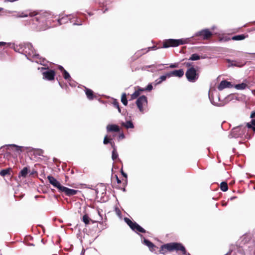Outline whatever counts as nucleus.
I'll return each instance as SVG.
<instances>
[{
  "label": "nucleus",
  "instance_id": "obj_1",
  "mask_svg": "<svg viewBox=\"0 0 255 255\" xmlns=\"http://www.w3.org/2000/svg\"><path fill=\"white\" fill-rule=\"evenodd\" d=\"M166 251L169 252L176 251L177 252H181V255H190L189 253L187 252L185 247L182 244L179 243H170L161 246L160 253L165 254Z\"/></svg>",
  "mask_w": 255,
  "mask_h": 255
},
{
  "label": "nucleus",
  "instance_id": "obj_2",
  "mask_svg": "<svg viewBox=\"0 0 255 255\" xmlns=\"http://www.w3.org/2000/svg\"><path fill=\"white\" fill-rule=\"evenodd\" d=\"M24 54L27 57V58L32 62H35L43 65L45 64V61H46L45 59L42 58L39 54L36 53L32 45L30 43H25Z\"/></svg>",
  "mask_w": 255,
  "mask_h": 255
},
{
  "label": "nucleus",
  "instance_id": "obj_3",
  "mask_svg": "<svg viewBox=\"0 0 255 255\" xmlns=\"http://www.w3.org/2000/svg\"><path fill=\"white\" fill-rule=\"evenodd\" d=\"M247 132V128L246 127L243 125H240L234 128L230 134L229 135V138H239L242 137L244 135H245V133Z\"/></svg>",
  "mask_w": 255,
  "mask_h": 255
},
{
  "label": "nucleus",
  "instance_id": "obj_4",
  "mask_svg": "<svg viewBox=\"0 0 255 255\" xmlns=\"http://www.w3.org/2000/svg\"><path fill=\"white\" fill-rule=\"evenodd\" d=\"M185 76L189 82L193 83L198 80L199 75L195 68L191 67L187 69Z\"/></svg>",
  "mask_w": 255,
  "mask_h": 255
},
{
  "label": "nucleus",
  "instance_id": "obj_5",
  "mask_svg": "<svg viewBox=\"0 0 255 255\" xmlns=\"http://www.w3.org/2000/svg\"><path fill=\"white\" fill-rule=\"evenodd\" d=\"M38 69L40 70L42 72L43 79L48 81H51L54 79L55 73L54 70H49L48 69L42 67L38 68Z\"/></svg>",
  "mask_w": 255,
  "mask_h": 255
},
{
  "label": "nucleus",
  "instance_id": "obj_6",
  "mask_svg": "<svg viewBox=\"0 0 255 255\" xmlns=\"http://www.w3.org/2000/svg\"><path fill=\"white\" fill-rule=\"evenodd\" d=\"M212 35V33L209 29L206 28L195 33L193 36H200L203 40H207Z\"/></svg>",
  "mask_w": 255,
  "mask_h": 255
},
{
  "label": "nucleus",
  "instance_id": "obj_7",
  "mask_svg": "<svg viewBox=\"0 0 255 255\" xmlns=\"http://www.w3.org/2000/svg\"><path fill=\"white\" fill-rule=\"evenodd\" d=\"M136 104L139 111L141 113L143 112V106L147 105V100L145 96H141L139 97L136 101Z\"/></svg>",
  "mask_w": 255,
  "mask_h": 255
},
{
  "label": "nucleus",
  "instance_id": "obj_8",
  "mask_svg": "<svg viewBox=\"0 0 255 255\" xmlns=\"http://www.w3.org/2000/svg\"><path fill=\"white\" fill-rule=\"evenodd\" d=\"M9 47L12 48L15 51L25 54V43L16 45L15 43H8Z\"/></svg>",
  "mask_w": 255,
  "mask_h": 255
},
{
  "label": "nucleus",
  "instance_id": "obj_9",
  "mask_svg": "<svg viewBox=\"0 0 255 255\" xmlns=\"http://www.w3.org/2000/svg\"><path fill=\"white\" fill-rule=\"evenodd\" d=\"M178 46L177 40L175 39H168L164 40L162 47L167 48L170 47Z\"/></svg>",
  "mask_w": 255,
  "mask_h": 255
},
{
  "label": "nucleus",
  "instance_id": "obj_10",
  "mask_svg": "<svg viewBox=\"0 0 255 255\" xmlns=\"http://www.w3.org/2000/svg\"><path fill=\"white\" fill-rule=\"evenodd\" d=\"M47 179L49 183L54 187L57 188L59 191H60L63 186L61 185L60 182L57 181L54 177L49 175L47 176Z\"/></svg>",
  "mask_w": 255,
  "mask_h": 255
},
{
  "label": "nucleus",
  "instance_id": "obj_11",
  "mask_svg": "<svg viewBox=\"0 0 255 255\" xmlns=\"http://www.w3.org/2000/svg\"><path fill=\"white\" fill-rule=\"evenodd\" d=\"M139 235L140 236L141 239V242L142 243L144 244L145 246H146L147 247H148V248H149V250L151 252H153L155 251V249L156 248V246L152 243L150 241L145 239L143 235H141V234H139Z\"/></svg>",
  "mask_w": 255,
  "mask_h": 255
},
{
  "label": "nucleus",
  "instance_id": "obj_12",
  "mask_svg": "<svg viewBox=\"0 0 255 255\" xmlns=\"http://www.w3.org/2000/svg\"><path fill=\"white\" fill-rule=\"evenodd\" d=\"M60 192H64L65 194V195L68 196H71L76 195L79 192V191L77 190L70 189L63 186Z\"/></svg>",
  "mask_w": 255,
  "mask_h": 255
},
{
  "label": "nucleus",
  "instance_id": "obj_13",
  "mask_svg": "<svg viewBox=\"0 0 255 255\" xmlns=\"http://www.w3.org/2000/svg\"><path fill=\"white\" fill-rule=\"evenodd\" d=\"M233 86L231 84V82H228L225 80L222 81L221 83H220L218 87V89L219 90L221 91L223 90L225 88H232Z\"/></svg>",
  "mask_w": 255,
  "mask_h": 255
},
{
  "label": "nucleus",
  "instance_id": "obj_14",
  "mask_svg": "<svg viewBox=\"0 0 255 255\" xmlns=\"http://www.w3.org/2000/svg\"><path fill=\"white\" fill-rule=\"evenodd\" d=\"M106 129L107 132H119L120 131V127L115 124H109L107 126Z\"/></svg>",
  "mask_w": 255,
  "mask_h": 255
},
{
  "label": "nucleus",
  "instance_id": "obj_15",
  "mask_svg": "<svg viewBox=\"0 0 255 255\" xmlns=\"http://www.w3.org/2000/svg\"><path fill=\"white\" fill-rule=\"evenodd\" d=\"M4 147H6L7 149H10V148L11 149H12V148L14 147L15 148V150L16 151L20 153V152H22L21 148L23 147L17 145L16 144H5L4 145H3V146H1V147L0 148L1 149V148H4Z\"/></svg>",
  "mask_w": 255,
  "mask_h": 255
},
{
  "label": "nucleus",
  "instance_id": "obj_16",
  "mask_svg": "<svg viewBox=\"0 0 255 255\" xmlns=\"http://www.w3.org/2000/svg\"><path fill=\"white\" fill-rule=\"evenodd\" d=\"M228 63H229V66H236L239 67H243L245 63H243L240 61L238 60H232L230 59L227 60Z\"/></svg>",
  "mask_w": 255,
  "mask_h": 255
},
{
  "label": "nucleus",
  "instance_id": "obj_17",
  "mask_svg": "<svg viewBox=\"0 0 255 255\" xmlns=\"http://www.w3.org/2000/svg\"><path fill=\"white\" fill-rule=\"evenodd\" d=\"M170 77L175 76L178 77H182L184 75V70L183 69L175 70L169 72Z\"/></svg>",
  "mask_w": 255,
  "mask_h": 255
},
{
  "label": "nucleus",
  "instance_id": "obj_18",
  "mask_svg": "<svg viewBox=\"0 0 255 255\" xmlns=\"http://www.w3.org/2000/svg\"><path fill=\"white\" fill-rule=\"evenodd\" d=\"M85 93L87 98L90 100H93L95 97V96H94L93 94V91L90 89L85 88Z\"/></svg>",
  "mask_w": 255,
  "mask_h": 255
},
{
  "label": "nucleus",
  "instance_id": "obj_19",
  "mask_svg": "<svg viewBox=\"0 0 255 255\" xmlns=\"http://www.w3.org/2000/svg\"><path fill=\"white\" fill-rule=\"evenodd\" d=\"M36 15V13L35 12H21L16 17H26L28 16H30V17L34 16Z\"/></svg>",
  "mask_w": 255,
  "mask_h": 255
},
{
  "label": "nucleus",
  "instance_id": "obj_20",
  "mask_svg": "<svg viewBox=\"0 0 255 255\" xmlns=\"http://www.w3.org/2000/svg\"><path fill=\"white\" fill-rule=\"evenodd\" d=\"M132 230L135 232H138L142 233L146 232V231L136 223L135 224V226H134L133 229H132Z\"/></svg>",
  "mask_w": 255,
  "mask_h": 255
},
{
  "label": "nucleus",
  "instance_id": "obj_21",
  "mask_svg": "<svg viewBox=\"0 0 255 255\" xmlns=\"http://www.w3.org/2000/svg\"><path fill=\"white\" fill-rule=\"evenodd\" d=\"M122 125L127 129L133 128H134V125L130 121H128L126 123H122Z\"/></svg>",
  "mask_w": 255,
  "mask_h": 255
},
{
  "label": "nucleus",
  "instance_id": "obj_22",
  "mask_svg": "<svg viewBox=\"0 0 255 255\" xmlns=\"http://www.w3.org/2000/svg\"><path fill=\"white\" fill-rule=\"evenodd\" d=\"M124 221L132 230L133 229V227L135 226L136 222H132L129 218L127 217L124 218Z\"/></svg>",
  "mask_w": 255,
  "mask_h": 255
},
{
  "label": "nucleus",
  "instance_id": "obj_23",
  "mask_svg": "<svg viewBox=\"0 0 255 255\" xmlns=\"http://www.w3.org/2000/svg\"><path fill=\"white\" fill-rule=\"evenodd\" d=\"M246 126L248 128H252L255 132V120H252L250 123H248Z\"/></svg>",
  "mask_w": 255,
  "mask_h": 255
},
{
  "label": "nucleus",
  "instance_id": "obj_24",
  "mask_svg": "<svg viewBox=\"0 0 255 255\" xmlns=\"http://www.w3.org/2000/svg\"><path fill=\"white\" fill-rule=\"evenodd\" d=\"M203 58H204V57L200 56L197 54L195 53L191 55L190 57L189 58V60L192 61H196Z\"/></svg>",
  "mask_w": 255,
  "mask_h": 255
},
{
  "label": "nucleus",
  "instance_id": "obj_25",
  "mask_svg": "<svg viewBox=\"0 0 255 255\" xmlns=\"http://www.w3.org/2000/svg\"><path fill=\"white\" fill-rule=\"evenodd\" d=\"M28 168L26 167H24L19 172V176L25 177L28 173Z\"/></svg>",
  "mask_w": 255,
  "mask_h": 255
},
{
  "label": "nucleus",
  "instance_id": "obj_26",
  "mask_svg": "<svg viewBox=\"0 0 255 255\" xmlns=\"http://www.w3.org/2000/svg\"><path fill=\"white\" fill-rule=\"evenodd\" d=\"M143 89H139L138 90L135 91L131 95V99H136L140 94V91H143Z\"/></svg>",
  "mask_w": 255,
  "mask_h": 255
},
{
  "label": "nucleus",
  "instance_id": "obj_27",
  "mask_svg": "<svg viewBox=\"0 0 255 255\" xmlns=\"http://www.w3.org/2000/svg\"><path fill=\"white\" fill-rule=\"evenodd\" d=\"M247 86V84L244 83L237 84L235 86V88L237 90H244Z\"/></svg>",
  "mask_w": 255,
  "mask_h": 255
},
{
  "label": "nucleus",
  "instance_id": "obj_28",
  "mask_svg": "<svg viewBox=\"0 0 255 255\" xmlns=\"http://www.w3.org/2000/svg\"><path fill=\"white\" fill-rule=\"evenodd\" d=\"M177 40L178 46H179L180 45H183V44H186V43H188V42L189 41V38L180 39H177Z\"/></svg>",
  "mask_w": 255,
  "mask_h": 255
},
{
  "label": "nucleus",
  "instance_id": "obj_29",
  "mask_svg": "<svg viewBox=\"0 0 255 255\" xmlns=\"http://www.w3.org/2000/svg\"><path fill=\"white\" fill-rule=\"evenodd\" d=\"M10 168H6L2 169L0 171V175L4 176L6 175L10 174Z\"/></svg>",
  "mask_w": 255,
  "mask_h": 255
},
{
  "label": "nucleus",
  "instance_id": "obj_30",
  "mask_svg": "<svg viewBox=\"0 0 255 255\" xmlns=\"http://www.w3.org/2000/svg\"><path fill=\"white\" fill-rule=\"evenodd\" d=\"M221 190L224 192L227 191L228 189L227 183L226 182H222L220 184Z\"/></svg>",
  "mask_w": 255,
  "mask_h": 255
},
{
  "label": "nucleus",
  "instance_id": "obj_31",
  "mask_svg": "<svg viewBox=\"0 0 255 255\" xmlns=\"http://www.w3.org/2000/svg\"><path fill=\"white\" fill-rule=\"evenodd\" d=\"M246 36L244 34L237 35L234 36L232 39L234 40H242L245 38Z\"/></svg>",
  "mask_w": 255,
  "mask_h": 255
},
{
  "label": "nucleus",
  "instance_id": "obj_32",
  "mask_svg": "<svg viewBox=\"0 0 255 255\" xmlns=\"http://www.w3.org/2000/svg\"><path fill=\"white\" fill-rule=\"evenodd\" d=\"M121 102L125 105L127 106L128 104V100L127 99V96L126 93H123L121 97Z\"/></svg>",
  "mask_w": 255,
  "mask_h": 255
},
{
  "label": "nucleus",
  "instance_id": "obj_33",
  "mask_svg": "<svg viewBox=\"0 0 255 255\" xmlns=\"http://www.w3.org/2000/svg\"><path fill=\"white\" fill-rule=\"evenodd\" d=\"M63 74L64 78L65 80H69V81H71V79L70 75L69 73L66 70H64V72H63Z\"/></svg>",
  "mask_w": 255,
  "mask_h": 255
},
{
  "label": "nucleus",
  "instance_id": "obj_34",
  "mask_svg": "<svg viewBox=\"0 0 255 255\" xmlns=\"http://www.w3.org/2000/svg\"><path fill=\"white\" fill-rule=\"evenodd\" d=\"M118 153L116 149H114L112 151V158L113 160H115L118 157Z\"/></svg>",
  "mask_w": 255,
  "mask_h": 255
},
{
  "label": "nucleus",
  "instance_id": "obj_35",
  "mask_svg": "<svg viewBox=\"0 0 255 255\" xmlns=\"http://www.w3.org/2000/svg\"><path fill=\"white\" fill-rule=\"evenodd\" d=\"M82 221L86 225L89 224L90 218H89L88 215L85 214L83 216Z\"/></svg>",
  "mask_w": 255,
  "mask_h": 255
},
{
  "label": "nucleus",
  "instance_id": "obj_36",
  "mask_svg": "<svg viewBox=\"0 0 255 255\" xmlns=\"http://www.w3.org/2000/svg\"><path fill=\"white\" fill-rule=\"evenodd\" d=\"M32 151L34 152V153H36V154L39 156H42L43 153V151L41 149L34 148L32 149Z\"/></svg>",
  "mask_w": 255,
  "mask_h": 255
},
{
  "label": "nucleus",
  "instance_id": "obj_37",
  "mask_svg": "<svg viewBox=\"0 0 255 255\" xmlns=\"http://www.w3.org/2000/svg\"><path fill=\"white\" fill-rule=\"evenodd\" d=\"M169 75V73L168 72V73H167L165 75L161 76L159 78L160 80L161 81V82H163V81H165L167 78L170 77V75Z\"/></svg>",
  "mask_w": 255,
  "mask_h": 255
},
{
  "label": "nucleus",
  "instance_id": "obj_38",
  "mask_svg": "<svg viewBox=\"0 0 255 255\" xmlns=\"http://www.w3.org/2000/svg\"><path fill=\"white\" fill-rule=\"evenodd\" d=\"M112 141V139L108 138V136L106 135L103 140V143L104 144H107L108 143L110 144Z\"/></svg>",
  "mask_w": 255,
  "mask_h": 255
},
{
  "label": "nucleus",
  "instance_id": "obj_39",
  "mask_svg": "<svg viewBox=\"0 0 255 255\" xmlns=\"http://www.w3.org/2000/svg\"><path fill=\"white\" fill-rule=\"evenodd\" d=\"M113 106L118 109V111L119 113H121V109L119 107V102L117 101V100H115L113 103Z\"/></svg>",
  "mask_w": 255,
  "mask_h": 255
},
{
  "label": "nucleus",
  "instance_id": "obj_40",
  "mask_svg": "<svg viewBox=\"0 0 255 255\" xmlns=\"http://www.w3.org/2000/svg\"><path fill=\"white\" fill-rule=\"evenodd\" d=\"M153 88V87H152V85L151 84H149L147 87H146V88L145 89H144V90H146V91H150Z\"/></svg>",
  "mask_w": 255,
  "mask_h": 255
},
{
  "label": "nucleus",
  "instance_id": "obj_41",
  "mask_svg": "<svg viewBox=\"0 0 255 255\" xmlns=\"http://www.w3.org/2000/svg\"><path fill=\"white\" fill-rule=\"evenodd\" d=\"M115 212H116L117 215L118 216H119V217L121 216L122 213H121V211L120 210V209L119 208H115Z\"/></svg>",
  "mask_w": 255,
  "mask_h": 255
},
{
  "label": "nucleus",
  "instance_id": "obj_42",
  "mask_svg": "<svg viewBox=\"0 0 255 255\" xmlns=\"http://www.w3.org/2000/svg\"><path fill=\"white\" fill-rule=\"evenodd\" d=\"M8 43L4 42H0V47L3 45H7V46H9Z\"/></svg>",
  "mask_w": 255,
  "mask_h": 255
},
{
  "label": "nucleus",
  "instance_id": "obj_43",
  "mask_svg": "<svg viewBox=\"0 0 255 255\" xmlns=\"http://www.w3.org/2000/svg\"><path fill=\"white\" fill-rule=\"evenodd\" d=\"M212 104L215 106H218V107H222L224 105L222 103H213L212 101Z\"/></svg>",
  "mask_w": 255,
  "mask_h": 255
},
{
  "label": "nucleus",
  "instance_id": "obj_44",
  "mask_svg": "<svg viewBox=\"0 0 255 255\" xmlns=\"http://www.w3.org/2000/svg\"><path fill=\"white\" fill-rule=\"evenodd\" d=\"M121 172L122 175L124 177H125L126 178H128L127 174V173H126L125 172H124L123 171V170H121Z\"/></svg>",
  "mask_w": 255,
  "mask_h": 255
},
{
  "label": "nucleus",
  "instance_id": "obj_45",
  "mask_svg": "<svg viewBox=\"0 0 255 255\" xmlns=\"http://www.w3.org/2000/svg\"><path fill=\"white\" fill-rule=\"evenodd\" d=\"M155 85H158L161 84L162 82H161V80H160L159 78H158L155 81Z\"/></svg>",
  "mask_w": 255,
  "mask_h": 255
},
{
  "label": "nucleus",
  "instance_id": "obj_46",
  "mask_svg": "<svg viewBox=\"0 0 255 255\" xmlns=\"http://www.w3.org/2000/svg\"><path fill=\"white\" fill-rule=\"evenodd\" d=\"M177 66H178V65L177 64L174 63V64H171L170 65V67L172 68H176L177 67Z\"/></svg>",
  "mask_w": 255,
  "mask_h": 255
},
{
  "label": "nucleus",
  "instance_id": "obj_47",
  "mask_svg": "<svg viewBox=\"0 0 255 255\" xmlns=\"http://www.w3.org/2000/svg\"><path fill=\"white\" fill-rule=\"evenodd\" d=\"M110 144L111 145V146L112 147V148H113V150L114 149H116V146H115V143L114 141H112L110 143Z\"/></svg>",
  "mask_w": 255,
  "mask_h": 255
},
{
  "label": "nucleus",
  "instance_id": "obj_48",
  "mask_svg": "<svg viewBox=\"0 0 255 255\" xmlns=\"http://www.w3.org/2000/svg\"><path fill=\"white\" fill-rule=\"evenodd\" d=\"M119 138L120 139H123V138H125V135H124V134L123 133H121V134L119 135Z\"/></svg>",
  "mask_w": 255,
  "mask_h": 255
},
{
  "label": "nucleus",
  "instance_id": "obj_49",
  "mask_svg": "<svg viewBox=\"0 0 255 255\" xmlns=\"http://www.w3.org/2000/svg\"><path fill=\"white\" fill-rule=\"evenodd\" d=\"M251 118H255V112L252 113L250 116Z\"/></svg>",
  "mask_w": 255,
  "mask_h": 255
},
{
  "label": "nucleus",
  "instance_id": "obj_50",
  "mask_svg": "<svg viewBox=\"0 0 255 255\" xmlns=\"http://www.w3.org/2000/svg\"><path fill=\"white\" fill-rule=\"evenodd\" d=\"M59 69L61 70L62 72H64V71L65 70L62 66H59Z\"/></svg>",
  "mask_w": 255,
  "mask_h": 255
},
{
  "label": "nucleus",
  "instance_id": "obj_51",
  "mask_svg": "<svg viewBox=\"0 0 255 255\" xmlns=\"http://www.w3.org/2000/svg\"><path fill=\"white\" fill-rule=\"evenodd\" d=\"M186 66L187 67H190V66H192V63H190V62H187L186 63Z\"/></svg>",
  "mask_w": 255,
  "mask_h": 255
},
{
  "label": "nucleus",
  "instance_id": "obj_52",
  "mask_svg": "<svg viewBox=\"0 0 255 255\" xmlns=\"http://www.w3.org/2000/svg\"><path fill=\"white\" fill-rule=\"evenodd\" d=\"M64 19V18L62 17V18L61 19H58V22L60 24H62V21Z\"/></svg>",
  "mask_w": 255,
  "mask_h": 255
},
{
  "label": "nucleus",
  "instance_id": "obj_53",
  "mask_svg": "<svg viewBox=\"0 0 255 255\" xmlns=\"http://www.w3.org/2000/svg\"><path fill=\"white\" fill-rule=\"evenodd\" d=\"M116 178H117V183H119H119H121V180H120V179L118 178V176H116Z\"/></svg>",
  "mask_w": 255,
  "mask_h": 255
},
{
  "label": "nucleus",
  "instance_id": "obj_54",
  "mask_svg": "<svg viewBox=\"0 0 255 255\" xmlns=\"http://www.w3.org/2000/svg\"><path fill=\"white\" fill-rule=\"evenodd\" d=\"M73 25H82V23H78V22H77V23H73Z\"/></svg>",
  "mask_w": 255,
  "mask_h": 255
},
{
  "label": "nucleus",
  "instance_id": "obj_55",
  "mask_svg": "<svg viewBox=\"0 0 255 255\" xmlns=\"http://www.w3.org/2000/svg\"><path fill=\"white\" fill-rule=\"evenodd\" d=\"M155 67V66L154 65H149V66H146L145 67V68H150V67Z\"/></svg>",
  "mask_w": 255,
  "mask_h": 255
},
{
  "label": "nucleus",
  "instance_id": "obj_56",
  "mask_svg": "<svg viewBox=\"0 0 255 255\" xmlns=\"http://www.w3.org/2000/svg\"><path fill=\"white\" fill-rule=\"evenodd\" d=\"M58 84H59V85L61 87V88H63V85H62V84L59 82L58 81Z\"/></svg>",
  "mask_w": 255,
  "mask_h": 255
},
{
  "label": "nucleus",
  "instance_id": "obj_57",
  "mask_svg": "<svg viewBox=\"0 0 255 255\" xmlns=\"http://www.w3.org/2000/svg\"><path fill=\"white\" fill-rule=\"evenodd\" d=\"M148 49H151L152 50H154L155 47L153 46V47H149Z\"/></svg>",
  "mask_w": 255,
  "mask_h": 255
},
{
  "label": "nucleus",
  "instance_id": "obj_58",
  "mask_svg": "<svg viewBox=\"0 0 255 255\" xmlns=\"http://www.w3.org/2000/svg\"><path fill=\"white\" fill-rule=\"evenodd\" d=\"M249 54L253 55L255 56V53H248Z\"/></svg>",
  "mask_w": 255,
  "mask_h": 255
},
{
  "label": "nucleus",
  "instance_id": "obj_59",
  "mask_svg": "<svg viewBox=\"0 0 255 255\" xmlns=\"http://www.w3.org/2000/svg\"><path fill=\"white\" fill-rule=\"evenodd\" d=\"M139 53V51H138V52H136V54L137 55H138V56H140V55H141V54H140V53L139 54V53Z\"/></svg>",
  "mask_w": 255,
  "mask_h": 255
},
{
  "label": "nucleus",
  "instance_id": "obj_60",
  "mask_svg": "<svg viewBox=\"0 0 255 255\" xmlns=\"http://www.w3.org/2000/svg\"><path fill=\"white\" fill-rule=\"evenodd\" d=\"M161 65H162V66H163V65H164V64H159V65H157V66H156V68H157L158 67H159V66H161Z\"/></svg>",
  "mask_w": 255,
  "mask_h": 255
},
{
  "label": "nucleus",
  "instance_id": "obj_61",
  "mask_svg": "<svg viewBox=\"0 0 255 255\" xmlns=\"http://www.w3.org/2000/svg\"><path fill=\"white\" fill-rule=\"evenodd\" d=\"M215 27H215V26H213L212 27V28H211L212 30H214V29H215Z\"/></svg>",
  "mask_w": 255,
  "mask_h": 255
},
{
  "label": "nucleus",
  "instance_id": "obj_62",
  "mask_svg": "<svg viewBox=\"0 0 255 255\" xmlns=\"http://www.w3.org/2000/svg\"><path fill=\"white\" fill-rule=\"evenodd\" d=\"M98 213L99 215H100L101 216L99 211H98Z\"/></svg>",
  "mask_w": 255,
  "mask_h": 255
},
{
  "label": "nucleus",
  "instance_id": "obj_63",
  "mask_svg": "<svg viewBox=\"0 0 255 255\" xmlns=\"http://www.w3.org/2000/svg\"><path fill=\"white\" fill-rule=\"evenodd\" d=\"M2 9V8L0 7V12L1 11Z\"/></svg>",
  "mask_w": 255,
  "mask_h": 255
},
{
  "label": "nucleus",
  "instance_id": "obj_64",
  "mask_svg": "<svg viewBox=\"0 0 255 255\" xmlns=\"http://www.w3.org/2000/svg\"><path fill=\"white\" fill-rule=\"evenodd\" d=\"M106 10H107V9H106V10L105 11H104L103 12L105 13Z\"/></svg>",
  "mask_w": 255,
  "mask_h": 255
}]
</instances>
